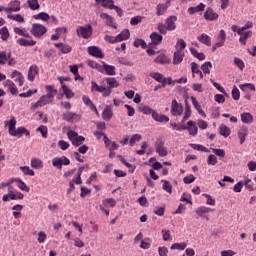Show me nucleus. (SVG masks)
I'll use <instances>...</instances> for the list:
<instances>
[{
    "label": "nucleus",
    "instance_id": "f257e3e1",
    "mask_svg": "<svg viewBox=\"0 0 256 256\" xmlns=\"http://www.w3.org/2000/svg\"><path fill=\"white\" fill-rule=\"evenodd\" d=\"M107 86L99 85L97 82H91V92L101 93L102 97H109L112 93V89L119 87V81L113 77H107L104 79Z\"/></svg>",
    "mask_w": 256,
    "mask_h": 256
},
{
    "label": "nucleus",
    "instance_id": "f03ea898",
    "mask_svg": "<svg viewBox=\"0 0 256 256\" xmlns=\"http://www.w3.org/2000/svg\"><path fill=\"white\" fill-rule=\"evenodd\" d=\"M5 127H8V133L12 137H23V135H26V137H29L31 135V132L27 130V128L21 126V127H16L17 125V120L15 117H12L10 120H6L4 122Z\"/></svg>",
    "mask_w": 256,
    "mask_h": 256
},
{
    "label": "nucleus",
    "instance_id": "7ed1b4c3",
    "mask_svg": "<svg viewBox=\"0 0 256 256\" xmlns=\"http://www.w3.org/2000/svg\"><path fill=\"white\" fill-rule=\"evenodd\" d=\"M176 22L177 17L170 16L165 20V24L159 23L157 29L161 35H167V31H175V29H177V26L175 25Z\"/></svg>",
    "mask_w": 256,
    "mask_h": 256
},
{
    "label": "nucleus",
    "instance_id": "20e7f679",
    "mask_svg": "<svg viewBox=\"0 0 256 256\" xmlns=\"http://www.w3.org/2000/svg\"><path fill=\"white\" fill-rule=\"evenodd\" d=\"M30 33L36 39H41L43 37V35H45V33H47V27H45L43 24L34 23V24H32Z\"/></svg>",
    "mask_w": 256,
    "mask_h": 256
},
{
    "label": "nucleus",
    "instance_id": "39448f33",
    "mask_svg": "<svg viewBox=\"0 0 256 256\" xmlns=\"http://www.w3.org/2000/svg\"><path fill=\"white\" fill-rule=\"evenodd\" d=\"M67 137L71 141L72 145H74V147H79L85 143V137L79 136V134L73 130H69L67 132Z\"/></svg>",
    "mask_w": 256,
    "mask_h": 256
},
{
    "label": "nucleus",
    "instance_id": "423d86ee",
    "mask_svg": "<svg viewBox=\"0 0 256 256\" xmlns=\"http://www.w3.org/2000/svg\"><path fill=\"white\" fill-rule=\"evenodd\" d=\"M49 103H53V99L47 95H42L37 102L31 103L30 109L31 111H35L41 107H45V105H49Z\"/></svg>",
    "mask_w": 256,
    "mask_h": 256
},
{
    "label": "nucleus",
    "instance_id": "0eeeda50",
    "mask_svg": "<svg viewBox=\"0 0 256 256\" xmlns=\"http://www.w3.org/2000/svg\"><path fill=\"white\" fill-rule=\"evenodd\" d=\"M76 33L78 37H82V39H89L91 35H93V27L91 25L79 26L76 29Z\"/></svg>",
    "mask_w": 256,
    "mask_h": 256
},
{
    "label": "nucleus",
    "instance_id": "6e6552de",
    "mask_svg": "<svg viewBox=\"0 0 256 256\" xmlns=\"http://www.w3.org/2000/svg\"><path fill=\"white\" fill-rule=\"evenodd\" d=\"M52 165L56 169H63V165H71V160L65 156L55 157L52 159Z\"/></svg>",
    "mask_w": 256,
    "mask_h": 256
},
{
    "label": "nucleus",
    "instance_id": "1a4fd4ad",
    "mask_svg": "<svg viewBox=\"0 0 256 256\" xmlns=\"http://www.w3.org/2000/svg\"><path fill=\"white\" fill-rule=\"evenodd\" d=\"M62 119H64V121H68V123H77L81 120V115L71 111H66L62 114Z\"/></svg>",
    "mask_w": 256,
    "mask_h": 256
},
{
    "label": "nucleus",
    "instance_id": "9d476101",
    "mask_svg": "<svg viewBox=\"0 0 256 256\" xmlns=\"http://www.w3.org/2000/svg\"><path fill=\"white\" fill-rule=\"evenodd\" d=\"M171 114L174 117H179L181 115H183V105L179 104L177 102V100H172V104H171Z\"/></svg>",
    "mask_w": 256,
    "mask_h": 256
},
{
    "label": "nucleus",
    "instance_id": "9b49d317",
    "mask_svg": "<svg viewBox=\"0 0 256 256\" xmlns=\"http://www.w3.org/2000/svg\"><path fill=\"white\" fill-rule=\"evenodd\" d=\"M18 11H21V1L19 0L11 1L5 8L6 13H17Z\"/></svg>",
    "mask_w": 256,
    "mask_h": 256
},
{
    "label": "nucleus",
    "instance_id": "f8f14e48",
    "mask_svg": "<svg viewBox=\"0 0 256 256\" xmlns=\"http://www.w3.org/2000/svg\"><path fill=\"white\" fill-rule=\"evenodd\" d=\"M204 19L206 21H217L219 19V14L213 10V8L208 7L204 12Z\"/></svg>",
    "mask_w": 256,
    "mask_h": 256
},
{
    "label": "nucleus",
    "instance_id": "ddd939ff",
    "mask_svg": "<svg viewBox=\"0 0 256 256\" xmlns=\"http://www.w3.org/2000/svg\"><path fill=\"white\" fill-rule=\"evenodd\" d=\"M237 135L240 140V145H243L245 143V139H247V136L249 135V127L241 126L237 132Z\"/></svg>",
    "mask_w": 256,
    "mask_h": 256
},
{
    "label": "nucleus",
    "instance_id": "4468645a",
    "mask_svg": "<svg viewBox=\"0 0 256 256\" xmlns=\"http://www.w3.org/2000/svg\"><path fill=\"white\" fill-rule=\"evenodd\" d=\"M238 35L240 36L239 43H241V45H247V40L253 35V32L251 30H238Z\"/></svg>",
    "mask_w": 256,
    "mask_h": 256
},
{
    "label": "nucleus",
    "instance_id": "2eb2a0df",
    "mask_svg": "<svg viewBox=\"0 0 256 256\" xmlns=\"http://www.w3.org/2000/svg\"><path fill=\"white\" fill-rule=\"evenodd\" d=\"M88 53L89 55H91L92 57H96L97 59H103V57H105L101 49L97 46L88 47Z\"/></svg>",
    "mask_w": 256,
    "mask_h": 256
},
{
    "label": "nucleus",
    "instance_id": "dca6fc26",
    "mask_svg": "<svg viewBox=\"0 0 256 256\" xmlns=\"http://www.w3.org/2000/svg\"><path fill=\"white\" fill-rule=\"evenodd\" d=\"M186 130H188L189 135L192 137H195L199 131V128H197V123L193 120H190L187 122Z\"/></svg>",
    "mask_w": 256,
    "mask_h": 256
},
{
    "label": "nucleus",
    "instance_id": "f3484780",
    "mask_svg": "<svg viewBox=\"0 0 256 256\" xmlns=\"http://www.w3.org/2000/svg\"><path fill=\"white\" fill-rule=\"evenodd\" d=\"M11 79H14V81H16V83H19L20 87H23V83H25V77L23 76V74H21V72L14 70L11 74Z\"/></svg>",
    "mask_w": 256,
    "mask_h": 256
},
{
    "label": "nucleus",
    "instance_id": "a211bd4d",
    "mask_svg": "<svg viewBox=\"0 0 256 256\" xmlns=\"http://www.w3.org/2000/svg\"><path fill=\"white\" fill-rule=\"evenodd\" d=\"M171 4V0H166L165 4H158L156 8V15L161 16L165 15L167 9H169V5Z\"/></svg>",
    "mask_w": 256,
    "mask_h": 256
},
{
    "label": "nucleus",
    "instance_id": "6ab92c4d",
    "mask_svg": "<svg viewBox=\"0 0 256 256\" xmlns=\"http://www.w3.org/2000/svg\"><path fill=\"white\" fill-rule=\"evenodd\" d=\"M36 75H39V68H37L36 65L30 66L28 70V76H27L28 81L33 83V81H35Z\"/></svg>",
    "mask_w": 256,
    "mask_h": 256
},
{
    "label": "nucleus",
    "instance_id": "aec40b11",
    "mask_svg": "<svg viewBox=\"0 0 256 256\" xmlns=\"http://www.w3.org/2000/svg\"><path fill=\"white\" fill-rule=\"evenodd\" d=\"M155 149H156V153H158L160 157H167L168 155L167 148H165L163 142L156 143Z\"/></svg>",
    "mask_w": 256,
    "mask_h": 256
},
{
    "label": "nucleus",
    "instance_id": "412c9836",
    "mask_svg": "<svg viewBox=\"0 0 256 256\" xmlns=\"http://www.w3.org/2000/svg\"><path fill=\"white\" fill-rule=\"evenodd\" d=\"M5 87L9 90L11 95H17L19 91L17 90V85L11 80H6L4 83Z\"/></svg>",
    "mask_w": 256,
    "mask_h": 256
},
{
    "label": "nucleus",
    "instance_id": "4be33fe9",
    "mask_svg": "<svg viewBox=\"0 0 256 256\" xmlns=\"http://www.w3.org/2000/svg\"><path fill=\"white\" fill-rule=\"evenodd\" d=\"M131 37V33L129 29H124L120 34L116 36L117 43H121V41H127Z\"/></svg>",
    "mask_w": 256,
    "mask_h": 256
},
{
    "label": "nucleus",
    "instance_id": "5701e85b",
    "mask_svg": "<svg viewBox=\"0 0 256 256\" xmlns=\"http://www.w3.org/2000/svg\"><path fill=\"white\" fill-rule=\"evenodd\" d=\"M17 43H18V45H21V47H34V45H37V41L27 40L25 38L18 39Z\"/></svg>",
    "mask_w": 256,
    "mask_h": 256
},
{
    "label": "nucleus",
    "instance_id": "b1692460",
    "mask_svg": "<svg viewBox=\"0 0 256 256\" xmlns=\"http://www.w3.org/2000/svg\"><path fill=\"white\" fill-rule=\"evenodd\" d=\"M113 118V110L111 109V106H106L102 112V119L104 121H111Z\"/></svg>",
    "mask_w": 256,
    "mask_h": 256
},
{
    "label": "nucleus",
    "instance_id": "393cba45",
    "mask_svg": "<svg viewBox=\"0 0 256 256\" xmlns=\"http://www.w3.org/2000/svg\"><path fill=\"white\" fill-rule=\"evenodd\" d=\"M227 39V33H225V30H220L218 36H217V45L218 47H223L225 45V40Z\"/></svg>",
    "mask_w": 256,
    "mask_h": 256
},
{
    "label": "nucleus",
    "instance_id": "a878e982",
    "mask_svg": "<svg viewBox=\"0 0 256 256\" xmlns=\"http://www.w3.org/2000/svg\"><path fill=\"white\" fill-rule=\"evenodd\" d=\"M54 45L60 49L61 53L64 54L71 53V51H73V48L69 44L55 43Z\"/></svg>",
    "mask_w": 256,
    "mask_h": 256
},
{
    "label": "nucleus",
    "instance_id": "bb28decb",
    "mask_svg": "<svg viewBox=\"0 0 256 256\" xmlns=\"http://www.w3.org/2000/svg\"><path fill=\"white\" fill-rule=\"evenodd\" d=\"M197 39L203 45H206L207 47H211V37L209 35L202 33L200 36L197 37Z\"/></svg>",
    "mask_w": 256,
    "mask_h": 256
},
{
    "label": "nucleus",
    "instance_id": "cd10ccee",
    "mask_svg": "<svg viewBox=\"0 0 256 256\" xmlns=\"http://www.w3.org/2000/svg\"><path fill=\"white\" fill-rule=\"evenodd\" d=\"M241 121L245 125H251V123H253V115L249 112H244L241 114Z\"/></svg>",
    "mask_w": 256,
    "mask_h": 256
},
{
    "label": "nucleus",
    "instance_id": "c85d7f7f",
    "mask_svg": "<svg viewBox=\"0 0 256 256\" xmlns=\"http://www.w3.org/2000/svg\"><path fill=\"white\" fill-rule=\"evenodd\" d=\"M183 57H185V52L181 51H175L174 52V57H173V63L174 65H179L183 61Z\"/></svg>",
    "mask_w": 256,
    "mask_h": 256
},
{
    "label": "nucleus",
    "instance_id": "c756f323",
    "mask_svg": "<svg viewBox=\"0 0 256 256\" xmlns=\"http://www.w3.org/2000/svg\"><path fill=\"white\" fill-rule=\"evenodd\" d=\"M150 39H151L153 45H161V41H163V36H161V34H159L157 32H153L150 35Z\"/></svg>",
    "mask_w": 256,
    "mask_h": 256
},
{
    "label": "nucleus",
    "instance_id": "7c9ffc66",
    "mask_svg": "<svg viewBox=\"0 0 256 256\" xmlns=\"http://www.w3.org/2000/svg\"><path fill=\"white\" fill-rule=\"evenodd\" d=\"M84 169V167H80L76 173V176L72 179V181H70V183L81 185V183H83V181L81 180V175Z\"/></svg>",
    "mask_w": 256,
    "mask_h": 256
},
{
    "label": "nucleus",
    "instance_id": "2f4dec72",
    "mask_svg": "<svg viewBox=\"0 0 256 256\" xmlns=\"http://www.w3.org/2000/svg\"><path fill=\"white\" fill-rule=\"evenodd\" d=\"M201 11H205V5L203 3H200L195 7L188 8L189 15H195V13H199Z\"/></svg>",
    "mask_w": 256,
    "mask_h": 256
},
{
    "label": "nucleus",
    "instance_id": "473e14b6",
    "mask_svg": "<svg viewBox=\"0 0 256 256\" xmlns=\"http://www.w3.org/2000/svg\"><path fill=\"white\" fill-rule=\"evenodd\" d=\"M219 133L220 135H222V137H229V135H231V128H229L227 125L225 124H221L219 126Z\"/></svg>",
    "mask_w": 256,
    "mask_h": 256
},
{
    "label": "nucleus",
    "instance_id": "72a5a7b5",
    "mask_svg": "<svg viewBox=\"0 0 256 256\" xmlns=\"http://www.w3.org/2000/svg\"><path fill=\"white\" fill-rule=\"evenodd\" d=\"M211 211L214 210L206 206H200L196 209V215H198V217H203L206 213H211Z\"/></svg>",
    "mask_w": 256,
    "mask_h": 256
},
{
    "label": "nucleus",
    "instance_id": "f704fd0d",
    "mask_svg": "<svg viewBox=\"0 0 256 256\" xmlns=\"http://www.w3.org/2000/svg\"><path fill=\"white\" fill-rule=\"evenodd\" d=\"M150 77L154 79V81H157L158 83L167 81V78H165V76H163V74L159 72H150Z\"/></svg>",
    "mask_w": 256,
    "mask_h": 256
},
{
    "label": "nucleus",
    "instance_id": "c9c22d12",
    "mask_svg": "<svg viewBox=\"0 0 256 256\" xmlns=\"http://www.w3.org/2000/svg\"><path fill=\"white\" fill-rule=\"evenodd\" d=\"M30 165L32 169H43V161L39 158H32Z\"/></svg>",
    "mask_w": 256,
    "mask_h": 256
},
{
    "label": "nucleus",
    "instance_id": "e433bc0d",
    "mask_svg": "<svg viewBox=\"0 0 256 256\" xmlns=\"http://www.w3.org/2000/svg\"><path fill=\"white\" fill-rule=\"evenodd\" d=\"M103 69L106 75H110V76L116 75V72H115L116 68L113 65L105 64V62H103Z\"/></svg>",
    "mask_w": 256,
    "mask_h": 256
},
{
    "label": "nucleus",
    "instance_id": "4c0bfd02",
    "mask_svg": "<svg viewBox=\"0 0 256 256\" xmlns=\"http://www.w3.org/2000/svg\"><path fill=\"white\" fill-rule=\"evenodd\" d=\"M34 19L36 20H40V21H49V19H51V16L49 14H47V12H40L38 14H35L33 16Z\"/></svg>",
    "mask_w": 256,
    "mask_h": 256
},
{
    "label": "nucleus",
    "instance_id": "58836bf2",
    "mask_svg": "<svg viewBox=\"0 0 256 256\" xmlns=\"http://www.w3.org/2000/svg\"><path fill=\"white\" fill-rule=\"evenodd\" d=\"M239 89H241L244 93H247V91H255V84H252V83L240 84Z\"/></svg>",
    "mask_w": 256,
    "mask_h": 256
},
{
    "label": "nucleus",
    "instance_id": "ea45409f",
    "mask_svg": "<svg viewBox=\"0 0 256 256\" xmlns=\"http://www.w3.org/2000/svg\"><path fill=\"white\" fill-rule=\"evenodd\" d=\"M8 19H12V21H16L17 23H25V18L21 14H8Z\"/></svg>",
    "mask_w": 256,
    "mask_h": 256
},
{
    "label": "nucleus",
    "instance_id": "a19ab883",
    "mask_svg": "<svg viewBox=\"0 0 256 256\" xmlns=\"http://www.w3.org/2000/svg\"><path fill=\"white\" fill-rule=\"evenodd\" d=\"M187 248V243L185 242H181V243H174L171 245L170 249L172 251H174L175 249L177 251H185V249Z\"/></svg>",
    "mask_w": 256,
    "mask_h": 256
},
{
    "label": "nucleus",
    "instance_id": "79ce46f5",
    "mask_svg": "<svg viewBox=\"0 0 256 256\" xmlns=\"http://www.w3.org/2000/svg\"><path fill=\"white\" fill-rule=\"evenodd\" d=\"M190 52L193 57H196L199 61H205V54H203V52H199L195 48H190Z\"/></svg>",
    "mask_w": 256,
    "mask_h": 256
},
{
    "label": "nucleus",
    "instance_id": "37998d69",
    "mask_svg": "<svg viewBox=\"0 0 256 256\" xmlns=\"http://www.w3.org/2000/svg\"><path fill=\"white\" fill-rule=\"evenodd\" d=\"M185 47H187V43L183 39H178L175 45L176 51L184 52Z\"/></svg>",
    "mask_w": 256,
    "mask_h": 256
},
{
    "label": "nucleus",
    "instance_id": "c03bdc74",
    "mask_svg": "<svg viewBox=\"0 0 256 256\" xmlns=\"http://www.w3.org/2000/svg\"><path fill=\"white\" fill-rule=\"evenodd\" d=\"M46 91L47 94L46 96L49 97L50 99L54 100L55 95H57V89H55L53 86H46Z\"/></svg>",
    "mask_w": 256,
    "mask_h": 256
},
{
    "label": "nucleus",
    "instance_id": "a18cd8bd",
    "mask_svg": "<svg viewBox=\"0 0 256 256\" xmlns=\"http://www.w3.org/2000/svg\"><path fill=\"white\" fill-rule=\"evenodd\" d=\"M14 181L17 182L18 189H20L21 191H26V193H29V186H27V184H25L23 180L17 178L14 179Z\"/></svg>",
    "mask_w": 256,
    "mask_h": 256
},
{
    "label": "nucleus",
    "instance_id": "49530a36",
    "mask_svg": "<svg viewBox=\"0 0 256 256\" xmlns=\"http://www.w3.org/2000/svg\"><path fill=\"white\" fill-rule=\"evenodd\" d=\"M100 17L105 21L106 25H109V27H113V17H111L107 13H101Z\"/></svg>",
    "mask_w": 256,
    "mask_h": 256
},
{
    "label": "nucleus",
    "instance_id": "de8ad7c7",
    "mask_svg": "<svg viewBox=\"0 0 256 256\" xmlns=\"http://www.w3.org/2000/svg\"><path fill=\"white\" fill-rule=\"evenodd\" d=\"M62 92L65 95L66 99H71L75 95L73 91H71V89H69V87H67V85L65 84H62Z\"/></svg>",
    "mask_w": 256,
    "mask_h": 256
},
{
    "label": "nucleus",
    "instance_id": "09e8293b",
    "mask_svg": "<svg viewBox=\"0 0 256 256\" xmlns=\"http://www.w3.org/2000/svg\"><path fill=\"white\" fill-rule=\"evenodd\" d=\"M9 57H11V52L7 53L5 51L0 52V65H5L7 63Z\"/></svg>",
    "mask_w": 256,
    "mask_h": 256
},
{
    "label": "nucleus",
    "instance_id": "8fccbe9b",
    "mask_svg": "<svg viewBox=\"0 0 256 256\" xmlns=\"http://www.w3.org/2000/svg\"><path fill=\"white\" fill-rule=\"evenodd\" d=\"M14 33H16V35H21V37H31L25 28L15 27Z\"/></svg>",
    "mask_w": 256,
    "mask_h": 256
},
{
    "label": "nucleus",
    "instance_id": "3c124183",
    "mask_svg": "<svg viewBox=\"0 0 256 256\" xmlns=\"http://www.w3.org/2000/svg\"><path fill=\"white\" fill-rule=\"evenodd\" d=\"M154 61L155 63H159L160 65H165V63H169V59H167V56H165V54L158 55Z\"/></svg>",
    "mask_w": 256,
    "mask_h": 256
},
{
    "label": "nucleus",
    "instance_id": "603ef678",
    "mask_svg": "<svg viewBox=\"0 0 256 256\" xmlns=\"http://www.w3.org/2000/svg\"><path fill=\"white\" fill-rule=\"evenodd\" d=\"M213 67V64L211 62H205L202 66L201 69L204 73V75H209L211 73V68Z\"/></svg>",
    "mask_w": 256,
    "mask_h": 256
},
{
    "label": "nucleus",
    "instance_id": "864d4df0",
    "mask_svg": "<svg viewBox=\"0 0 256 256\" xmlns=\"http://www.w3.org/2000/svg\"><path fill=\"white\" fill-rule=\"evenodd\" d=\"M121 163H123V165H125V167L128 168L130 173H134L135 172V165L129 164V162H127V160H125V158H123V156H119Z\"/></svg>",
    "mask_w": 256,
    "mask_h": 256
},
{
    "label": "nucleus",
    "instance_id": "5fc2aeb1",
    "mask_svg": "<svg viewBox=\"0 0 256 256\" xmlns=\"http://www.w3.org/2000/svg\"><path fill=\"white\" fill-rule=\"evenodd\" d=\"M20 170L22 173H24V175H29L30 177L35 176V171H33L29 166H21Z\"/></svg>",
    "mask_w": 256,
    "mask_h": 256
},
{
    "label": "nucleus",
    "instance_id": "6e6d98bb",
    "mask_svg": "<svg viewBox=\"0 0 256 256\" xmlns=\"http://www.w3.org/2000/svg\"><path fill=\"white\" fill-rule=\"evenodd\" d=\"M190 147L195 151H202L203 153H209V149L201 144H190Z\"/></svg>",
    "mask_w": 256,
    "mask_h": 256
},
{
    "label": "nucleus",
    "instance_id": "4d7b16f0",
    "mask_svg": "<svg viewBox=\"0 0 256 256\" xmlns=\"http://www.w3.org/2000/svg\"><path fill=\"white\" fill-rule=\"evenodd\" d=\"M0 35L2 41H7V39H9V29H7V26H4L0 29Z\"/></svg>",
    "mask_w": 256,
    "mask_h": 256
},
{
    "label": "nucleus",
    "instance_id": "13d9d810",
    "mask_svg": "<svg viewBox=\"0 0 256 256\" xmlns=\"http://www.w3.org/2000/svg\"><path fill=\"white\" fill-rule=\"evenodd\" d=\"M27 3L32 11H37L41 7L38 0H28Z\"/></svg>",
    "mask_w": 256,
    "mask_h": 256
},
{
    "label": "nucleus",
    "instance_id": "bf43d9fd",
    "mask_svg": "<svg viewBox=\"0 0 256 256\" xmlns=\"http://www.w3.org/2000/svg\"><path fill=\"white\" fill-rule=\"evenodd\" d=\"M102 204L104 207H115V205H117V201H115V199L113 198H108L106 200H103Z\"/></svg>",
    "mask_w": 256,
    "mask_h": 256
},
{
    "label": "nucleus",
    "instance_id": "052dcab7",
    "mask_svg": "<svg viewBox=\"0 0 256 256\" xmlns=\"http://www.w3.org/2000/svg\"><path fill=\"white\" fill-rule=\"evenodd\" d=\"M234 65H236V67H238V69H240V71H243L245 69V62H243V60H241V58H234Z\"/></svg>",
    "mask_w": 256,
    "mask_h": 256
},
{
    "label": "nucleus",
    "instance_id": "680f3d73",
    "mask_svg": "<svg viewBox=\"0 0 256 256\" xmlns=\"http://www.w3.org/2000/svg\"><path fill=\"white\" fill-rule=\"evenodd\" d=\"M162 183H164L162 185V189L164 191H166L167 193H172L173 192V187L171 186V183H169V181L167 180H162Z\"/></svg>",
    "mask_w": 256,
    "mask_h": 256
},
{
    "label": "nucleus",
    "instance_id": "e2e57ef3",
    "mask_svg": "<svg viewBox=\"0 0 256 256\" xmlns=\"http://www.w3.org/2000/svg\"><path fill=\"white\" fill-rule=\"evenodd\" d=\"M191 71H192L193 77H195V75H199V73H201V69H199V64L192 62Z\"/></svg>",
    "mask_w": 256,
    "mask_h": 256
},
{
    "label": "nucleus",
    "instance_id": "0e129e2a",
    "mask_svg": "<svg viewBox=\"0 0 256 256\" xmlns=\"http://www.w3.org/2000/svg\"><path fill=\"white\" fill-rule=\"evenodd\" d=\"M114 3L113 0H102V7L113 10V8H115Z\"/></svg>",
    "mask_w": 256,
    "mask_h": 256
},
{
    "label": "nucleus",
    "instance_id": "69168bd1",
    "mask_svg": "<svg viewBox=\"0 0 256 256\" xmlns=\"http://www.w3.org/2000/svg\"><path fill=\"white\" fill-rule=\"evenodd\" d=\"M190 117H191V106L186 105L182 123H185V121H187V119H189Z\"/></svg>",
    "mask_w": 256,
    "mask_h": 256
},
{
    "label": "nucleus",
    "instance_id": "338daca9",
    "mask_svg": "<svg viewBox=\"0 0 256 256\" xmlns=\"http://www.w3.org/2000/svg\"><path fill=\"white\" fill-rule=\"evenodd\" d=\"M141 139V134H134L132 135L129 144L131 145V147H133V145H135V143H139Z\"/></svg>",
    "mask_w": 256,
    "mask_h": 256
},
{
    "label": "nucleus",
    "instance_id": "774afa93",
    "mask_svg": "<svg viewBox=\"0 0 256 256\" xmlns=\"http://www.w3.org/2000/svg\"><path fill=\"white\" fill-rule=\"evenodd\" d=\"M25 195L21 192H11V201H17L18 199H23Z\"/></svg>",
    "mask_w": 256,
    "mask_h": 256
}]
</instances>
